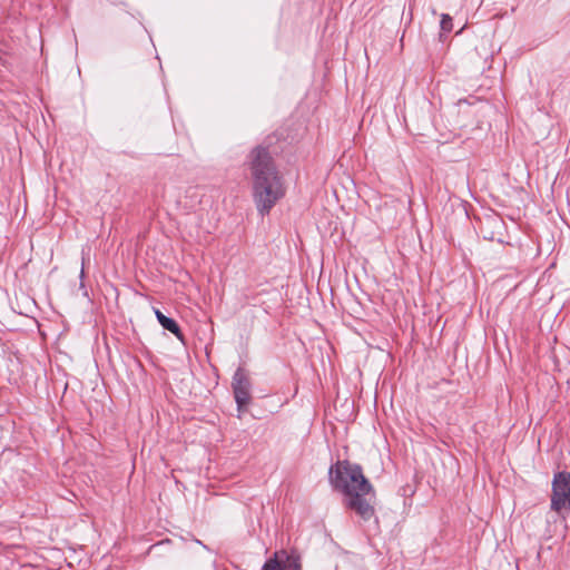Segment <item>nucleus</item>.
Masks as SVG:
<instances>
[{"instance_id":"nucleus-2","label":"nucleus","mask_w":570,"mask_h":570,"mask_svg":"<svg viewBox=\"0 0 570 570\" xmlns=\"http://www.w3.org/2000/svg\"><path fill=\"white\" fill-rule=\"evenodd\" d=\"M250 170L254 202L259 214L264 216L284 196V186L272 157L263 147L252 151Z\"/></svg>"},{"instance_id":"nucleus-6","label":"nucleus","mask_w":570,"mask_h":570,"mask_svg":"<svg viewBox=\"0 0 570 570\" xmlns=\"http://www.w3.org/2000/svg\"><path fill=\"white\" fill-rule=\"evenodd\" d=\"M156 314V317L158 320V322L160 323V325L169 331L170 333H173L174 335H176L177 338L179 340H183V334H181V331H180V327L179 325L176 323V321H174L173 318L170 317H167L166 315H164L160 311H156L155 312Z\"/></svg>"},{"instance_id":"nucleus-3","label":"nucleus","mask_w":570,"mask_h":570,"mask_svg":"<svg viewBox=\"0 0 570 570\" xmlns=\"http://www.w3.org/2000/svg\"><path fill=\"white\" fill-rule=\"evenodd\" d=\"M550 508L559 514L563 510L570 511V473L558 472L554 474Z\"/></svg>"},{"instance_id":"nucleus-8","label":"nucleus","mask_w":570,"mask_h":570,"mask_svg":"<svg viewBox=\"0 0 570 570\" xmlns=\"http://www.w3.org/2000/svg\"><path fill=\"white\" fill-rule=\"evenodd\" d=\"M89 261V252H87L85 248L81 250V271H80V278L82 279L85 276V265Z\"/></svg>"},{"instance_id":"nucleus-7","label":"nucleus","mask_w":570,"mask_h":570,"mask_svg":"<svg viewBox=\"0 0 570 570\" xmlns=\"http://www.w3.org/2000/svg\"><path fill=\"white\" fill-rule=\"evenodd\" d=\"M440 27H441L442 33L450 32L452 30V28H453L452 18L449 14H446V13H442L441 14V21H440Z\"/></svg>"},{"instance_id":"nucleus-4","label":"nucleus","mask_w":570,"mask_h":570,"mask_svg":"<svg viewBox=\"0 0 570 570\" xmlns=\"http://www.w3.org/2000/svg\"><path fill=\"white\" fill-rule=\"evenodd\" d=\"M233 391L238 411H243L250 401V382L243 368H237L233 376Z\"/></svg>"},{"instance_id":"nucleus-1","label":"nucleus","mask_w":570,"mask_h":570,"mask_svg":"<svg viewBox=\"0 0 570 570\" xmlns=\"http://www.w3.org/2000/svg\"><path fill=\"white\" fill-rule=\"evenodd\" d=\"M330 474L334 488L345 495L346 507L355 511L363 520H370L374 515L372 505L374 494L361 466L347 461L337 462L331 469Z\"/></svg>"},{"instance_id":"nucleus-5","label":"nucleus","mask_w":570,"mask_h":570,"mask_svg":"<svg viewBox=\"0 0 570 570\" xmlns=\"http://www.w3.org/2000/svg\"><path fill=\"white\" fill-rule=\"evenodd\" d=\"M263 570H301L299 558L286 551H278L264 564Z\"/></svg>"}]
</instances>
